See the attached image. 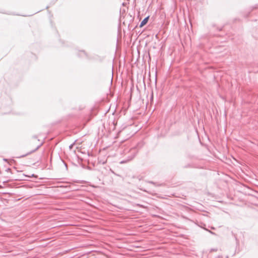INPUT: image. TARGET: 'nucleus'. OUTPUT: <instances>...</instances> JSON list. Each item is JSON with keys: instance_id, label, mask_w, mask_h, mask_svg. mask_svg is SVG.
Masks as SVG:
<instances>
[{"instance_id": "ddd939ff", "label": "nucleus", "mask_w": 258, "mask_h": 258, "mask_svg": "<svg viewBox=\"0 0 258 258\" xmlns=\"http://www.w3.org/2000/svg\"><path fill=\"white\" fill-rule=\"evenodd\" d=\"M72 146H73L72 145H70V148H71Z\"/></svg>"}, {"instance_id": "6e6552de", "label": "nucleus", "mask_w": 258, "mask_h": 258, "mask_svg": "<svg viewBox=\"0 0 258 258\" xmlns=\"http://www.w3.org/2000/svg\"><path fill=\"white\" fill-rule=\"evenodd\" d=\"M208 231H209L210 233H211L212 234H213V235H215V233L214 232H212V231H210V230H208Z\"/></svg>"}, {"instance_id": "4468645a", "label": "nucleus", "mask_w": 258, "mask_h": 258, "mask_svg": "<svg viewBox=\"0 0 258 258\" xmlns=\"http://www.w3.org/2000/svg\"><path fill=\"white\" fill-rule=\"evenodd\" d=\"M212 229H214L215 228L214 227L211 228Z\"/></svg>"}, {"instance_id": "9d476101", "label": "nucleus", "mask_w": 258, "mask_h": 258, "mask_svg": "<svg viewBox=\"0 0 258 258\" xmlns=\"http://www.w3.org/2000/svg\"><path fill=\"white\" fill-rule=\"evenodd\" d=\"M33 138L35 139H37V137L36 136H34Z\"/></svg>"}, {"instance_id": "7ed1b4c3", "label": "nucleus", "mask_w": 258, "mask_h": 258, "mask_svg": "<svg viewBox=\"0 0 258 258\" xmlns=\"http://www.w3.org/2000/svg\"><path fill=\"white\" fill-rule=\"evenodd\" d=\"M149 16H147L146 18H145L143 19V20L141 22V23L140 24V27H142L143 26L145 25L147 23V22L149 20Z\"/></svg>"}, {"instance_id": "0eeeda50", "label": "nucleus", "mask_w": 258, "mask_h": 258, "mask_svg": "<svg viewBox=\"0 0 258 258\" xmlns=\"http://www.w3.org/2000/svg\"><path fill=\"white\" fill-rule=\"evenodd\" d=\"M217 250V249H214V248H212L210 251H216Z\"/></svg>"}, {"instance_id": "20e7f679", "label": "nucleus", "mask_w": 258, "mask_h": 258, "mask_svg": "<svg viewBox=\"0 0 258 258\" xmlns=\"http://www.w3.org/2000/svg\"><path fill=\"white\" fill-rule=\"evenodd\" d=\"M80 52L82 54V55L86 56V53L84 51H81Z\"/></svg>"}, {"instance_id": "39448f33", "label": "nucleus", "mask_w": 258, "mask_h": 258, "mask_svg": "<svg viewBox=\"0 0 258 258\" xmlns=\"http://www.w3.org/2000/svg\"><path fill=\"white\" fill-rule=\"evenodd\" d=\"M27 176H28L29 177H36V176L34 174H31V175H27Z\"/></svg>"}, {"instance_id": "f257e3e1", "label": "nucleus", "mask_w": 258, "mask_h": 258, "mask_svg": "<svg viewBox=\"0 0 258 258\" xmlns=\"http://www.w3.org/2000/svg\"><path fill=\"white\" fill-rule=\"evenodd\" d=\"M130 155L127 157L126 160H123L120 162V164L126 163L133 159L137 154V150L136 148H132L129 151Z\"/></svg>"}, {"instance_id": "1a4fd4ad", "label": "nucleus", "mask_w": 258, "mask_h": 258, "mask_svg": "<svg viewBox=\"0 0 258 258\" xmlns=\"http://www.w3.org/2000/svg\"><path fill=\"white\" fill-rule=\"evenodd\" d=\"M63 163H64V165H65V166L66 167V168H67V164H66V163H64V162H63Z\"/></svg>"}, {"instance_id": "f8f14e48", "label": "nucleus", "mask_w": 258, "mask_h": 258, "mask_svg": "<svg viewBox=\"0 0 258 258\" xmlns=\"http://www.w3.org/2000/svg\"><path fill=\"white\" fill-rule=\"evenodd\" d=\"M11 170V169H10V168H8V169H7V170L8 171H9V170Z\"/></svg>"}, {"instance_id": "f03ea898", "label": "nucleus", "mask_w": 258, "mask_h": 258, "mask_svg": "<svg viewBox=\"0 0 258 258\" xmlns=\"http://www.w3.org/2000/svg\"><path fill=\"white\" fill-rule=\"evenodd\" d=\"M37 141L39 142V143L37 145V147L34 150H32V151L27 153L25 154L21 155L19 157V158L25 157L26 156L29 155L31 154V153H34V152L36 151L43 145V142H40L39 139L37 140Z\"/></svg>"}, {"instance_id": "423d86ee", "label": "nucleus", "mask_w": 258, "mask_h": 258, "mask_svg": "<svg viewBox=\"0 0 258 258\" xmlns=\"http://www.w3.org/2000/svg\"><path fill=\"white\" fill-rule=\"evenodd\" d=\"M148 182H149V183L153 184H154V185H155V184H156V183H155L154 182L152 181H148Z\"/></svg>"}, {"instance_id": "9b49d317", "label": "nucleus", "mask_w": 258, "mask_h": 258, "mask_svg": "<svg viewBox=\"0 0 258 258\" xmlns=\"http://www.w3.org/2000/svg\"><path fill=\"white\" fill-rule=\"evenodd\" d=\"M105 163H106V161H103V162H102V164H104Z\"/></svg>"}]
</instances>
